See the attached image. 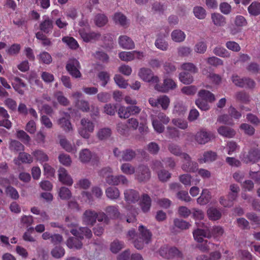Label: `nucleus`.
<instances>
[{
  "instance_id": "nucleus-19",
  "label": "nucleus",
  "mask_w": 260,
  "mask_h": 260,
  "mask_svg": "<svg viewBox=\"0 0 260 260\" xmlns=\"http://www.w3.org/2000/svg\"><path fill=\"white\" fill-rule=\"evenodd\" d=\"M88 29L85 30L84 28H81L79 30V34L85 42H89L92 41L98 40L100 38V34L95 32H88Z\"/></svg>"
},
{
  "instance_id": "nucleus-6",
  "label": "nucleus",
  "mask_w": 260,
  "mask_h": 260,
  "mask_svg": "<svg viewBox=\"0 0 260 260\" xmlns=\"http://www.w3.org/2000/svg\"><path fill=\"white\" fill-rule=\"evenodd\" d=\"M139 78L145 82L152 83L154 85L159 82L160 80L158 76L155 75L153 72L148 68H141L138 72Z\"/></svg>"
},
{
  "instance_id": "nucleus-56",
  "label": "nucleus",
  "mask_w": 260,
  "mask_h": 260,
  "mask_svg": "<svg viewBox=\"0 0 260 260\" xmlns=\"http://www.w3.org/2000/svg\"><path fill=\"white\" fill-rule=\"evenodd\" d=\"M249 13L253 16H257L260 14V3H252L248 8Z\"/></svg>"
},
{
  "instance_id": "nucleus-31",
  "label": "nucleus",
  "mask_w": 260,
  "mask_h": 260,
  "mask_svg": "<svg viewBox=\"0 0 260 260\" xmlns=\"http://www.w3.org/2000/svg\"><path fill=\"white\" fill-rule=\"evenodd\" d=\"M198 97L208 101L209 103H213L216 100L215 95L209 90L201 89L198 93Z\"/></svg>"
},
{
  "instance_id": "nucleus-60",
  "label": "nucleus",
  "mask_w": 260,
  "mask_h": 260,
  "mask_svg": "<svg viewBox=\"0 0 260 260\" xmlns=\"http://www.w3.org/2000/svg\"><path fill=\"white\" fill-rule=\"evenodd\" d=\"M213 53L222 57H229L230 53L225 48L221 47H215L213 51Z\"/></svg>"
},
{
  "instance_id": "nucleus-39",
  "label": "nucleus",
  "mask_w": 260,
  "mask_h": 260,
  "mask_svg": "<svg viewBox=\"0 0 260 260\" xmlns=\"http://www.w3.org/2000/svg\"><path fill=\"white\" fill-rule=\"evenodd\" d=\"M239 128L244 134L249 136H253L255 132L254 127L247 123L241 124Z\"/></svg>"
},
{
  "instance_id": "nucleus-21",
  "label": "nucleus",
  "mask_w": 260,
  "mask_h": 260,
  "mask_svg": "<svg viewBox=\"0 0 260 260\" xmlns=\"http://www.w3.org/2000/svg\"><path fill=\"white\" fill-rule=\"evenodd\" d=\"M125 201L128 203H134L140 199L139 193L133 189H128L124 191Z\"/></svg>"
},
{
  "instance_id": "nucleus-29",
  "label": "nucleus",
  "mask_w": 260,
  "mask_h": 260,
  "mask_svg": "<svg viewBox=\"0 0 260 260\" xmlns=\"http://www.w3.org/2000/svg\"><path fill=\"white\" fill-rule=\"evenodd\" d=\"M40 29L45 33H49L53 28L52 21L48 17H45L40 24Z\"/></svg>"
},
{
  "instance_id": "nucleus-44",
  "label": "nucleus",
  "mask_w": 260,
  "mask_h": 260,
  "mask_svg": "<svg viewBox=\"0 0 260 260\" xmlns=\"http://www.w3.org/2000/svg\"><path fill=\"white\" fill-rule=\"evenodd\" d=\"M203 74L207 76V78L215 85H219L221 82V77L218 74L213 73H208L205 70L203 71Z\"/></svg>"
},
{
  "instance_id": "nucleus-4",
  "label": "nucleus",
  "mask_w": 260,
  "mask_h": 260,
  "mask_svg": "<svg viewBox=\"0 0 260 260\" xmlns=\"http://www.w3.org/2000/svg\"><path fill=\"white\" fill-rule=\"evenodd\" d=\"M239 157L241 160L246 164H253L260 160V151L253 148L250 149L248 151L243 149Z\"/></svg>"
},
{
  "instance_id": "nucleus-17",
  "label": "nucleus",
  "mask_w": 260,
  "mask_h": 260,
  "mask_svg": "<svg viewBox=\"0 0 260 260\" xmlns=\"http://www.w3.org/2000/svg\"><path fill=\"white\" fill-rule=\"evenodd\" d=\"M58 180L62 184L71 186L73 183V179L69 174L68 171L63 168H60L58 171Z\"/></svg>"
},
{
  "instance_id": "nucleus-10",
  "label": "nucleus",
  "mask_w": 260,
  "mask_h": 260,
  "mask_svg": "<svg viewBox=\"0 0 260 260\" xmlns=\"http://www.w3.org/2000/svg\"><path fill=\"white\" fill-rule=\"evenodd\" d=\"M118 56L121 60L128 62L135 59H142L144 57L145 54L141 51H121L119 53Z\"/></svg>"
},
{
  "instance_id": "nucleus-25",
  "label": "nucleus",
  "mask_w": 260,
  "mask_h": 260,
  "mask_svg": "<svg viewBox=\"0 0 260 260\" xmlns=\"http://www.w3.org/2000/svg\"><path fill=\"white\" fill-rule=\"evenodd\" d=\"M218 133L227 138H232L236 135V131L232 128L225 126H220L217 129Z\"/></svg>"
},
{
  "instance_id": "nucleus-58",
  "label": "nucleus",
  "mask_w": 260,
  "mask_h": 260,
  "mask_svg": "<svg viewBox=\"0 0 260 260\" xmlns=\"http://www.w3.org/2000/svg\"><path fill=\"white\" fill-rule=\"evenodd\" d=\"M106 211L110 216L114 218H119L122 219L117 206H109L107 208Z\"/></svg>"
},
{
  "instance_id": "nucleus-47",
  "label": "nucleus",
  "mask_w": 260,
  "mask_h": 260,
  "mask_svg": "<svg viewBox=\"0 0 260 260\" xmlns=\"http://www.w3.org/2000/svg\"><path fill=\"white\" fill-rule=\"evenodd\" d=\"M226 149L229 155H232L240 149V146L235 141H228L226 145Z\"/></svg>"
},
{
  "instance_id": "nucleus-8",
  "label": "nucleus",
  "mask_w": 260,
  "mask_h": 260,
  "mask_svg": "<svg viewBox=\"0 0 260 260\" xmlns=\"http://www.w3.org/2000/svg\"><path fill=\"white\" fill-rule=\"evenodd\" d=\"M197 229L193 232L194 240L198 242H203L204 238H209L211 236L208 228L203 223L196 222Z\"/></svg>"
},
{
  "instance_id": "nucleus-55",
  "label": "nucleus",
  "mask_w": 260,
  "mask_h": 260,
  "mask_svg": "<svg viewBox=\"0 0 260 260\" xmlns=\"http://www.w3.org/2000/svg\"><path fill=\"white\" fill-rule=\"evenodd\" d=\"M111 135V131L109 128H103L99 130L97 137L101 140H106L109 138Z\"/></svg>"
},
{
  "instance_id": "nucleus-42",
  "label": "nucleus",
  "mask_w": 260,
  "mask_h": 260,
  "mask_svg": "<svg viewBox=\"0 0 260 260\" xmlns=\"http://www.w3.org/2000/svg\"><path fill=\"white\" fill-rule=\"evenodd\" d=\"M32 154L38 161L41 163L47 161L49 160L48 155L43 150H35L32 152Z\"/></svg>"
},
{
  "instance_id": "nucleus-64",
  "label": "nucleus",
  "mask_w": 260,
  "mask_h": 260,
  "mask_svg": "<svg viewBox=\"0 0 260 260\" xmlns=\"http://www.w3.org/2000/svg\"><path fill=\"white\" fill-rule=\"evenodd\" d=\"M172 122L175 126L182 129H185L188 127L187 122L181 119L174 118L172 119Z\"/></svg>"
},
{
  "instance_id": "nucleus-13",
  "label": "nucleus",
  "mask_w": 260,
  "mask_h": 260,
  "mask_svg": "<svg viewBox=\"0 0 260 260\" xmlns=\"http://www.w3.org/2000/svg\"><path fill=\"white\" fill-rule=\"evenodd\" d=\"M80 68L79 62L76 59H70L66 66V69L70 75L76 78L81 77V74L79 71Z\"/></svg>"
},
{
  "instance_id": "nucleus-1",
  "label": "nucleus",
  "mask_w": 260,
  "mask_h": 260,
  "mask_svg": "<svg viewBox=\"0 0 260 260\" xmlns=\"http://www.w3.org/2000/svg\"><path fill=\"white\" fill-rule=\"evenodd\" d=\"M71 233L76 237H71L67 241V245L70 248H81L82 245L80 241L78 238L82 239L84 237L90 238L92 236V232L87 228H80L78 229H72Z\"/></svg>"
},
{
  "instance_id": "nucleus-35",
  "label": "nucleus",
  "mask_w": 260,
  "mask_h": 260,
  "mask_svg": "<svg viewBox=\"0 0 260 260\" xmlns=\"http://www.w3.org/2000/svg\"><path fill=\"white\" fill-rule=\"evenodd\" d=\"M213 23L217 26H223L226 24V18L219 13H213L211 15Z\"/></svg>"
},
{
  "instance_id": "nucleus-20",
  "label": "nucleus",
  "mask_w": 260,
  "mask_h": 260,
  "mask_svg": "<svg viewBox=\"0 0 260 260\" xmlns=\"http://www.w3.org/2000/svg\"><path fill=\"white\" fill-rule=\"evenodd\" d=\"M70 115L67 113H64V116L58 120L57 123L66 132L73 131V126L69 120Z\"/></svg>"
},
{
  "instance_id": "nucleus-24",
  "label": "nucleus",
  "mask_w": 260,
  "mask_h": 260,
  "mask_svg": "<svg viewBox=\"0 0 260 260\" xmlns=\"http://www.w3.org/2000/svg\"><path fill=\"white\" fill-rule=\"evenodd\" d=\"M166 36L164 35H158L154 43L155 46L161 51H167L169 48V44L166 40Z\"/></svg>"
},
{
  "instance_id": "nucleus-53",
  "label": "nucleus",
  "mask_w": 260,
  "mask_h": 260,
  "mask_svg": "<svg viewBox=\"0 0 260 260\" xmlns=\"http://www.w3.org/2000/svg\"><path fill=\"white\" fill-rule=\"evenodd\" d=\"M170 103V99L168 96L166 95H161L159 96V107H161L162 110H167Z\"/></svg>"
},
{
  "instance_id": "nucleus-36",
  "label": "nucleus",
  "mask_w": 260,
  "mask_h": 260,
  "mask_svg": "<svg viewBox=\"0 0 260 260\" xmlns=\"http://www.w3.org/2000/svg\"><path fill=\"white\" fill-rule=\"evenodd\" d=\"M62 41L71 49L76 50L79 47V45L77 41L73 37H64L62 38Z\"/></svg>"
},
{
  "instance_id": "nucleus-59",
  "label": "nucleus",
  "mask_w": 260,
  "mask_h": 260,
  "mask_svg": "<svg viewBox=\"0 0 260 260\" xmlns=\"http://www.w3.org/2000/svg\"><path fill=\"white\" fill-rule=\"evenodd\" d=\"M118 115L121 118L126 119L130 116V113L128 107L120 106L118 109Z\"/></svg>"
},
{
  "instance_id": "nucleus-30",
  "label": "nucleus",
  "mask_w": 260,
  "mask_h": 260,
  "mask_svg": "<svg viewBox=\"0 0 260 260\" xmlns=\"http://www.w3.org/2000/svg\"><path fill=\"white\" fill-rule=\"evenodd\" d=\"M12 85L15 91L19 94L21 95L24 94L26 85L21 79L15 77L14 81L12 83Z\"/></svg>"
},
{
  "instance_id": "nucleus-23",
  "label": "nucleus",
  "mask_w": 260,
  "mask_h": 260,
  "mask_svg": "<svg viewBox=\"0 0 260 260\" xmlns=\"http://www.w3.org/2000/svg\"><path fill=\"white\" fill-rule=\"evenodd\" d=\"M119 46L124 49H133L135 48L133 41L127 36H120L118 38Z\"/></svg>"
},
{
  "instance_id": "nucleus-50",
  "label": "nucleus",
  "mask_w": 260,
  "mask_h": 260,
  "mask_svg": "<svg viewBox=\"0 0 260 260\" xmlns=\"http://www.w3.org/2000/svg\"><path fill=\"white\" fill-rule=\"evenodd\" d=\"M207 215L211 220H216L220 218L221 213L216 208L211 207L208 210Z\"/></svg>"
},
{
  "instance_id": "nucleus-28",
  "label": "nucleus",
  "mask_w": 260,
  "mask_h": 260,
  "mask_svg": "<svg viewBox=\"0 0 260 260\" xmlns=\"http://www.w3.org/2000/svg\"><path fill=\"white\" fill-rule=\"evenodd\" d=\"M139 204L143 212H148L150 210L151 205V200L147 194H143L140 200Z\"/></svg>"
},
{
  "instance_id": "nucleus-11",
  "label": "nucleus",
  "mask_w": 260,
  "mask_h": 260,
  "mask_svg": "<svg viewBox=\"0 0 260 260\" xmlns=\"http://www.w3.org/2000/svg\"><path fill=\"white\" fill-rule=\"evenodd\" d=\"M113 153L115 156L120 158V161H130L136 155L135 151L132 149H126L121 151L118 148H115Z\"/></svg>"
},
{
  "instance_id": "nucleus-34",
  "label": "nucleus",
  "mask_w": 260,
  "mask_h": 260,
  "mask_svg": "<svg viewBox=\"0 0 260 260\" xmlns=\"http://www.w3.org/2000/svg\"><path fill=\"white\" fill-rule=\"evenodd\" d=\"M171 37L174 42L180 43L185 40L186 35L180 29H175L171 32Z\"/></svg>"
},
{
  "instance_id": "nucleus-26",
  "label": "nucleus",
  "mask_w": 260,
  "mask_h": 260,
  "mask_svg": "<svg viewBox=\"0 0 260 260\" xmlns=\"http://www.w3.org/2000/svg\"><path fill=\"white\" fill-rule=\"evenodd\" d=\"M112 19L115 23L122 26H127L129 24L128 20L126 17L120 12L115 13L112 16Z\"/></svg>"
},
{
  "instance_id": "nucleus-54",
  "label": "nucleus",
  "mask_w": 260,
  "mask_h": 260,
  "mask_svg": "<svg viewBox=\"0 0 260 260\" xmlns=\"http://www.w3.org/2000/svg\"><path fill=\"white\" fill-rule=\"evenodd\" d=\"M193 12L195 17L199 19H203L206 16V10L201 6L194 7Z\"/></svg>"
},
{
  "instance_id": "nucleus-14",
  "label": "nucleus",
  "mask_w": 260,
  "mask_h": 260,
  "mask_svg": "<svg viewBox=\"0 0 260 260\" xmlns=\"http://www.w3.org/2000/svg\"><path fill=\"white\" fill-rule=\"evenodd\" d=\"M234 26L230 29V34L235 35L241 31L243 27L246 26L247 22L246 19L241 15H237L234 20Z\"/></svg>"
},
{
  "instance_id": "nucleus-7",
  "label": "nucleus",
  "mask_w": 260,
  "mask_h": 260,
  "mask_svg": "<svg viewBox=\"0 0 260 260\" xmlns=\"http://www.w3.org/2000/svg\"><path fill=\"white\" fill-rule=\"evenodd\" d=\"M81 127L78 129L79 135L83 138L88 139L90 134L92 133L94 128V124L92 121L87 118H82L81 120Z\"/></svg>"
},
{
  "instance_id": "nucleus-3",
  "label": "nucleus",
  "mask_w": 260,
  "mask_h": 260,
  "mask_svg": "<svg viewBox=\"0 0 260 260\" xmlns=\"http://www.w3.org/2000/svg\"><path fill=\"white\" fill-rule=\"evenodd\" d=\"M151 119L153 127L158 133L164 131L165 126L163 124H167L170 120V118L163 112H159L156 116L151 115Z\"/></svg>"
},
{
  "instance_id": "nucleus-41",
  "label": "nucleus",
  "mask_w": 260,
  "mask_h": 260,
  "mask_svg": "<svg viewBox=\"0 0 260 260\" xmlns=\"http://www.w3.org/2000/svg\"><path fill=\"white\" fill-rule=\"evenodd\" d=\"M58 196L60 199L68 200L72 197L71 190L65 186L61 187L58 190Z\"/></svg>"
},
{
  "instance_id": "nucleus-18",
  "label": "nucleus",
  "mask_w": 260,
  "mask_h": 260,
  "mask_svg": "<svg viewBox=\"0 0 260 260\" xmlns=\"http://www.w3.org/2000/svg\"><path fill=\"white\" fill-rule=\"evenodd\" d=\"M98 156L88 149H83L79 153V159L82 163L88 162L91 160H97Z\"/></svg>"
},
{
  "instance_id": "nucleus-33",
  "label": "nucleus",
  "mask_w": 260,
  "mask_h": 260,
  "mask_svg": "<svg viewBox=\"0 0 260 260\" xmlns=\"http://www.w3.org/2000/svg\"><path fill=\"white\" fill-rule=\"evenodd\" d=\"M211 199V195L210 191L207 189L202 190V193L197 199L198 204L204 205L208 203Z\"/></svg>"
},
{
  "instance_id": "nucleus-63",
  "label": "nucleus",
  "mask_w": 260,
  "mask_h": 260,
  "mask_svg": "<svg viewBox=\"0 0 260 260\" xmlns=\"http://www.w3.org/2000/svg\"><path fill=\"white\" fill-rule=\"evenodd\" d=\"M181 68L182 70L189 72L191 73H196L198 71L197 67L191 62L183 63L181 66Z\"/></svg>"
},
{
  "instance_id": "nucleus-46",
  "label": "nucleus",
  "mask_w": 260,
  "mask_h": 260,
  "mask_svg": "<svg viewBox=\"0 0 260 260\" xmlns=\"http://www.w3.org/2000/svg\"><path fill=\"white\" fill-rule=\"evenodd\" d=\"M179 81L184 84H190L193 81V77L190 74L182 72L179 75Z\"/></svg>"
},
{
  "instance_id": "nucleus-61",
  "label": "nucleus",
  "mask_w": 260,
  "mask_h": 260,
  "mask_svg": "<svg viewBox=\"0 0 260 260\" xmlns=\"http://www.w3.org/2000/svg\"><path fill=\"white\" fill-rule=\"evenodd\" d=\"M98 77L101 82V85L103 86H105L110 80V75L107 72L102 71L99 72Z\"/></svg>"
},
{
  "instance_id": "nucleus-48",
  "label": "nucleus",
  "mask_w": 260,
  "mask_h": 260,
  "mask_svg": "<svg viewBox=\"0 0 260 260\" xmlns=\"http://www.w3.org/2000/svg\"><path fill=\"white\" fill-rule=\"evenodd\" d=\"M124 247V243L118 240L113 241L110 244V251L113 253H118Z\"/></svg>"
},
{
  "instance_id": "nucleus-27",
  "label": "nucleus",
  "mask_w": 260,
  "mask_h": 260,
  "mask_svg": "<svg viewBox=\"0 0 260 260\" xmlns=\"http://www.w3.org/2000/svg\"><path fill=\"white\" fill-rule=\"evenodd\" d=\"M33 159L31 156L26 153H20L18 157L14 159V162L16 165L19 166L22 163L30 164L32 162Z\"/></svg>"
},
{
  "instance_id": "nucleus-49",
  "label": "nucleus",
  "mask_w": 260,
  "mask_h": 260,
  "mask_svg": "<svg viewBox=\"0 0 260 260\" xmlns=\"http://www.w3.org/2000/svg\"><path fill=\"white\" fill-rule=\"evenodd\" d=\"M40 62L49 64L52 62L51 55L46 51L41 52L38 56Z\"/></svg>"
},
{
  "instance_id": "nucleus-37",
  "label": "nucleus",
  "mask_w": 260,
  "mask_h": 260,
  "mask_svg": "<svg viewBox=\"0 0 260 260\" xmlns=\"http://www.w3.org/2000/svg\"><path fill=\"white\" fill-rule=\"evenodd\" d=\"M107 197L111 200H116L120 197V191L115 187H109L105 191Z\"/></svg>"
},
{
  "instance_id": "nucleus-2",
  "label": "nucleus",
  "mask_w": 260,
  "mask_h": 260,
  "mask_svg": "<svg viewBox=\"0 0 260 260\" xmlns=\"http://www.w3.org/2000/svg\"><path fill=\"white\" fill-rule=\"evenodd\" d=\"M139 237L134 241V245L137 249H142L146 244L151 242L152 234L144 226L141 225L138 228Z\"/></svg>"
},
{
  "instance_id": "nucleus-9",
  "label": "nucleus",
  "mask_w": 260,
  "mask_h": 260,
  "mask_svg": "<svg viewBox=\"0 0 260 260\" xmlns=\"http://www.w3.org/2000/svg\"><path fill=\"white\" fill-rule=\"evenodd\" d=\"M215 138L212 132L202 129L199 131L195 135V140L199 144L204 145Z\"/></svg>"
},
{
  "instance_id": "nucleus-5",
  "label": "nucleus",
  "mask_w": 260,
  "mask_h": 260,
  "mask_svg": "<svg viewBox=\"0 0 260 260\" xmlns=\"http://www.w3.org/2000/svg\"><path fill=\"white\" fill-rule=\"evenodd\" d=\"M177 83L172 78L164 77L162 83H156L154 85V88L156 91L162 93H168L170 91L176 89Z\"/></svg>"
},
{
  "instance_id": "nucleus-57",
  "label": "nucleus",
  "mask_w": 260,
  "mask_h": 260,
  "mask_svg": "<svg viewBox=\"0 0 260 260\" xmlns=\"http://www.w3.org/2000/svg\"><path fill=\"white\" fill-rule=\"evenodd\" d=\"M54 96L58 103L62 106H68L69 104V100L63 95L62 92L58 91L55 93Z\"/></svg>"
},
{
  "instance_id": "nucleus-15",
  "label": "nucleus",
  "mask_w": 260,
  "mask_h": 260,
  "mask_svg": "<svg viewBox=\"0 0 260 260\" xmlns=\"http://www.w3.org/2000/svg\"><path fill=\"white\" fill-rule=\"evenodd\" d=\"M182 158L183 159L182 169L186 172H195L198 169V164L190 160L189 156L186 153L182 154Z\"/></svg>"
},
{
  "instance_id": "nucleus-16",
  "label": "nucleus",
  "mask_w": 260,
  "mask_h": 260,
  "mask_svg": "<svg viewBox=\"0 0 260 260\" xmlns=\"http://www.w3.org/2000/svg\"><path fill=\"white\" fill-rule=\"evenodd\" d=\"M98 213L92 210H86L82 216L83 222L86 225L92 226L96 222Z\"/></svg>"
},
{
  "instance_id": "nucleus-51",
  "label": "nucleus",
  "mask_w": 260,
  "mask_h": 260,
  "mask_svg": "<svg viewBox=\"0 0 260 260\" xmlns=\"http://www.w3.org/2000/svg\"><path fill=\"white\" fill-rule=\"evenodd\" d=\"M209 102L201 98H198L195 101L196 106L202 111H207L210 108V106L209 104Z\"/></svg>"
},
{
  "instance_id": "nucleus-22",
  "label": "nucleus",
  "mask_w": 260,
  "mask_h": 260,
  "mask_svg": "<svg viewBox=\"0 0 260 260\" xmlns=\"http://www.w3.org/2000/svg\"><path fill=\"white\" fill-rule=\"evenodd\" d=\"M136 176L140 181H145L150 177V172L148 168L145 166H139Z\"/></svg>"
},
{
  "instance_id": "nucleus-12",
  "label": "nucleus",
  "mask_w": 260,
  "mask_h": 260,
  "mask_svg": "<svg viewBox=\"0 0 260 260\" xmlns=\"http://www.w3.org/2000/svg\"><path fill=\"white\" fill-rule=\"evenodd\" d=\"M112 173V169L111 168L107 167L103 169L100 172V175L105 178L106 182L111 185H118V175L114 176Z\"/></svg>"
},
{
  "instance_id": "nucleus-62",
  "label": "nucleus",
  "mask_w": 260,
  "mask_h": 260,
  "mask_svg": "<svg viewBox=\"0 0 260 260\" xmlns=\"http://www.w3.org/2000/svg\"><path fill=\"white\" fill-rule=\"evenodd\" d=\"M53 257L56 258H59L62 257L65 253L64 249L60 246L55 247L51 252Z\"/></svg>"
},
{
  "instance_id": "nucleus-43",
  "label": "nucleus",
  "mask_w": 260,
  "mask_h": 260,
  "mask_svg": "<svg viewBox=\"0 0 260 260\" xmlns=\"http://www.w3.org/2000/svg\"><path fill=\"white\" fill-rule=\"evenodd\" d=\"M91 185L90 181L86 178L79 179L74 184V187L80 189H87Z\"/></svg>"
},
{
  "instance_id": "nucleus-32",
  "label": "nucleus",
  "mask_w": 260,
  "mask_h": 260,
  "mask_svg": "<svg viewBox=\"0 0 260 260\" xmlns=\"http://www.w3.org/2000/svg\"><path fill=\"white\" fill-rule=\"evenodd\" d=\"M231 258L232 254L228 250H226L222 255L218 252H212L210 255V260H231Z\"/></svg>"
},
{
  "instance_id": "nucleus-38",
  "label": "nucleus",
  "mask_w": 260,
  "mask_h": 260,
  "mask_svg": "<svg viewBox=\"0 0 260 260\" xmlns=\"http://www.w3.org/2000/svg\"><path fill=\"white\" fill-rule=\"evenodd\" d=\"M120 168L122 173L127 175H132L136 172L135 167L129 163H122Z\"/></svg>"
},
{
  "instance_id": "nucleus-45",
  "label": "nucleus",
  "mask_w": 260,
  "mask_h": 260,
  "mask_svg": "<svg viewBox=\"0 0 260 260\" xmlns=\"http://www.w3.org/2000/svg\"><path fill=\"white\" fill-rule=\"evenodd\" d=\"M217 154L213 151H207L204 153L203 157L200 159L201 162H208L215 160L216 159Z\"/></svg>"
},
{
  "instance_id": "nucleus-40",
  "label": "nucleus",
  "mask_w": 260,
  "mask_h": 260,
  "mask_svg": "<svg viewBox=\"0 0 260 260\" xmlns=\"http://www.w3.org/2000/svg\"><path fill=\"white\" fill-rule=\"evenodd\" d=\"M59 143L61 147L67 151L69 152H76L77 148L75 145H72L66 138H61Z\"/></svg>"
},
{
  "instance_id": "nucleus-52",
  "label": "nucleus",
  "mask_w": 260,
  "mask_h": 260,
  "mask_svg": "<svg viewBox=\"0 0 260 260\" xmlns=\"http://www.w3.org/2000/svg\"><path fill=\"white\" fill-rule=\"evenodd\" d=\"M94 21L97 26L102 27L107 23L108 19L104 14H99L95 16Z\"/></svg>"
}]
</instances>
